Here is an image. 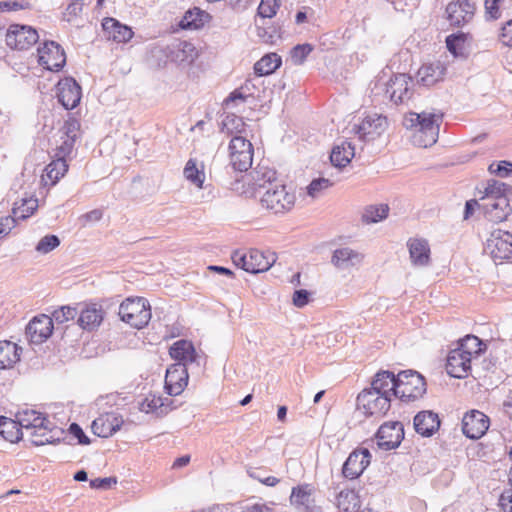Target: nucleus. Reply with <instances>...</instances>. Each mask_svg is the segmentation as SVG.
<instances>
[{
	"mask_svg": "<svg viewBox=\"0 0 512 512\" xmlns=\"http://www.w3.org/2000/svg\"><path fill=\"white\" fill-rule=\"evenodd\" d=\"M440 427V419L433 411H421L414 417L416 432L424 437L432 436Z\"/></svg>",
	"mask_w": 512,
	"mask_h": 512,
	"instance_id": "29",
	"label": "nucleus"
},
{
	"mask_svg": "<svg viewBox=\"0 0 512 512\" xmlns=\"http://www.w3.org/2000/svg\"><path fill=\"white\" fill-rule=\"evenodd\" d=\"M442 121V113L410 112L404 117L403 125L407 129L413 130L412 142L414 145L427 148L437 142Z\"/></svg>",
	"mask_w": 512,
	"mask_h": 512,
	"instance_id": "3",
	"label": "nucleus"
},
{
	"mask_svg": "<svg viewBox=\"0 0 512 512\" xmlns=\"http://www.w3.org/2000/svg\"><path fill=\"white\" fill-rule=\"evenodd\" d=\"M445 72L446 68L440 61L423 64L416 75L417 83L425 87L433 86L443 79Z\"/></svg>",
	"mask_w": 512,
	"mask_h": 512,
	"instance_id": "27",
	"label": "nucleus"
},
{
	"mask_svg": "<svg viewBox=\"0 0 512 512\" xmlns=\"http://www.w3.org/2000/svg\"><path fill=\"white\" fill-rule=\"evenodd\" d=\"M123 423L124 420L121 415L115 412H109L96 418L92 422L91 428L95 435L102 438H108L117 432Z\"/></svg>",
	"mask_w": 512,
	"mask_h": 512,
	"instance_id": "24",
	"label": "nucleus"
},
{
	"mask_svg": "<svg viewBox=\"0 0 512 512\" xmlns=\"http://www.w3.org/2000/svg\"><path fill=\"white\" fill-rule=\"evenodd\" d=\"M77 315V310L70 306H62L59 309H56L52 313V319L53 321H56L57 323H64L66 321L74 319V317Z\"/></svg>",
	"mask_w": 512,
	"mask_h": 512,
	"instance_id": "53",
	"label": "nucleus"
},
{
	"mask_svg": "<svg viewBox=\"0 0 512 512\" xmlns=\"http://www.w3.org/2000/svg\"><path fill=\"white\" fill-rule=\"evenodd\" d=\"M475 10L471 0L452 1L446 7L447 19L451 26L462 27L473 19Z\"/></svg>",
	"mask_w": 512,
	"mask_h": 512,
	"instance_id": "15",
	"label": "nucleus"
},
{
	"mask_svg": "<svg viewBox=\"0 0 512 512\" xmlns=\"http://www.w3.org/2000/svg\"><path fill=\"white\" fill-rule=\"evenodd\" d=\"M56 88L58 101L66 110H72L80 103L81 87L74 78L61 79Z\"/></svg>",
	"mask_w": 512,
	"mask_h": 512,
	"instance_id": "16",
	"label": "nucleus"
},
{
	"mask_svg": "<svg viewBox=\"0 0 512 512\" xmlns=\"http://www.w3.org/2000/svg\"><path fill=\"white\" fill-rule=\"evenodd\" d=\"M336 505L340 512H358L360 499L354 490L344 489L339 492L336 498Z\"/></svg>",
	"mask_w": 512,
	"mask_h": 512,
	"instance_id": "41",
	"label": "nucleus"
},
{
	"mask_svg": "<svg viewBox=\"0 0 512 512\" xmlns=\"http://www.w3.org/2000/svg\"><path fill=\"white\" fill-rule=\"evenodd\" d=\"M248 97L249 93H246V91H243L239 87L229 94V96L224 100V105L226 108H230L233 105H236L238 102H245Z\"/></svg>",
	"mask_w": 512,
	"mask_h": 512,
	"instance_id": "57",
	"label": "nucleus"
},
{
	"mask_svg": "<svg viewBox=\"0 0 512 512\" xmlns=\"http://www.w3.org/2000/svg\"><path fill=\"white\" fill-rule=\"evenodd\" d=\"M60 245V239L56 235H46L39 240L35 250L42 254H48Z\"/></svg>",
	"mask_w": 512,
	"mask_h": 512,
	"instance_id": "49",
	"label": "nucleus"
},
{
	"mask_svg": "<svg viewBox=\"0 0 512 512\" xmlns=\"http://www.w3.org/2000/svg\"><path fill=\"white\" fill-rule=\"evenodd\" d=\"M39 35L31 26L11 25L6 33V44L17 50H26L37 43Z\"/></svg>",
	"mask_w": 512,
	"mask_h": 512,
	"instance_id": "13",
	"label": "nucleus"
},
{
	"mask_svg": "<svg viewBox=\"0 0 512 512\" xmlns=\"http://www.w3.org/2000/svg\"><path fill=\"white\" fill-rule=\"evenodd\" d=\"M69 433L78 439V443L87 445L90 443V439L85 435L82 428L77 423H72L69 426Z\"/></svg>",
	"mask_w": 512,
	"mask_h": 512,
	"instance_id": "62",
	"label": "nucleus"
},
{
	"mask_svg": "<svg viewBox=\"0 0 512 512\" xmlns=\"http://www.w3.org/2000/svg\"><path fill=\"white\" fill-rule=\"evenodd\" d=\"M209 17L208 13L195 7L186 11L179 22V27L183 30L200 29L205 25Z\"/></svg>",
	"mask_w": 512,
	"mask_h": 512,
	"instance_id": "37",
	"label": "nucleus"
},
{
	"mask_svg": "<svg viewBox=\"0 0 512 512\" xmlns=\"http://www.w3.org/2000/svg\"><path fill=\"white\" fill-rule=\"evenodd\" d=\"M332 185V182L326 178H318L311 181V183L307 186V194L312 198H317L321 195V193L329 188Z\"/></svg>",
	"mask_w": 512,
	"mask_h": 512,
	"instance_id": "51",
	"label": "nucleus"
},
{
	"mask_svg": "<svg viewBox=\"0 0 512 512\" xmlns=\"http://www.w3.org/2000/svg\"><path fill=\"white\" fill-rule=\"evenodd\" d=\"M512 195V187L504 182L490 179L484 187L482 209L488 221L499 224L507 220L512 213L509 196Z\"/></svg>",
	"mask_w": 512,
	"mask_h": 512,
	"instance_id": "2",
	"label": "nucleus"
},
{
	"mask_svg": "<svg viewBox=\"0 0 512 512\" xmlns=\"http://www.w3.org/2000/svg\"><path fill=\"white\" fill-rule=\"evenodd\" d=\"M500 40L505 46L512 47V19L502 27Z\"/></svg>",
	"mask_w": 512,
	"mask_h": 512,
	"instance_id": "64",
	"label": "nucleus"
},
{
	"mask_svg": "<svg viewBox=\"0 0 512 512\" xmlns=\"http://www.w3.org/2000/svg\"><path fill=\"white\" fill-rule=\"evenodd\" d=\"M120 318L130 326L141 329L151 319V307L147 299L143 297L127 298L119 307Z\"/></svg>",
	"mask_w": 512,
	"mask_h": 512,
	"instance_id": "5",
	"label": "nucleus"
},
{
	"mask_svg": "<svg viewBox=\"0 0 512 512\" xmlns=\"http://www.w3.org/2000/svg\"><path fill=\"white\" fill-rule=\"evenodd\" d=\"M387 128V118L374 114L365 117L359 125L354 126V131L359 139L368 142L379 137Z\"/></svg>",
	"mask_w": 512,
	"mask_h": 512,
	"instance_id": "17",
	"label": "nucleus"
},
{
	"mask_svg": "<svg viewBox=\"0 0 512 512\" xmlns=\"http://www.w3.org/2000/svg\"><path fill=\"white\" fill-rule=\"evenodd\" d=\"M397 375L390 371H379L374 376L371 387L368 389L392 399L396 397Z\"/></svg>",
	"mask_w": 512,
	"mask_h": 512,
	"instance_id": "26",
	"label": "nucleus"
},
{
	"mask_svg": "<svg viewBox=\"0 0 512 512\" xmlns=\"http://www.w3.org/2000/svg\"><path fill=\"white\" fill-rule=\"evenodd\" d=\"M396 398L403 402H411L426 393L424 377L416 371L406 370L397 374Z\"/></svg>",
	"mask_w": 512,
	"mask_h": 512,
	"instance_id": "7",
	"label": "nucleus"
},
{
	"mask_svg": "<svg viewBox=\"0 0 512 512\" xmlns=\"http://www.w3.org/2000/svg\"><path fill=\"white\" fill-rule=\"evenodd\" d=\"M372 455L367 448L353 450L342 467V475L346 479H356L362 475L371 462Z\"/></svg>",
	"mask_w": 512,
	"mask_h": 512,
	"instance_id": "14",
	"label": "nucleus"
},
{
	"mask_svg": "<svg viewBox=\"0 0 512 512\" xmlns=\"http://www.w3.org/2000/svg\"><path fill=\"white\" fill-rule=\"evenodd\" d=\"M310 293L307 290H296L293 294V304L296 307H304L309 302Z\"/></svg>",
	"mask_w": 512,
	"mask_h": 512,
	"instance_id": "63",
	"label": "nucleus"
},
{
	"mask_svg": "<svg viewBox=\"0 0 512 512\" xmlns=\"http://www.w3.org/2000/svg\"><path fill=\"white\" fill-rule=\"evenodd\" d=\"M168 49L171 59L180 64H191L198 55L195 46L188 41H177Z\"/></svg>",
	"mask_w": 512,
	"mask_h": 512,
	"instance_id": "31",
	"label": "nucleus"
},
{
	"mask_svg": "<svg viewBox=\"0 0 512 512\" xmlns=\"http://www.w3.org/2000/svg\"><path fill=\"white\" fill-rule=\"evenodd\" d=\"M484 250L495 263L510 259L512 257V234L502 229L493 230L486 240Z\"/></svg>",
	"mask_w": 512,
	"mask_h": 512,
	"instance_id": "9",
	"label": "nucleus"
},
{
	"mask_svg": "<svg viewBox=\"0 0 512 512\" xmlns=\"http://www.w3.org/2000/svg\"><path fill=\"white\" fill-rule=\"evenodd\" d=\"M314 487L310 484H302L292 488L290 503L300 512H320L314 499Z\"/></svg>",
	"mask_w": 512,
	"mask_h": 512,
	"instance_id": "18",
	"label": "nucleus"
},
{
	"mask_svg": "<svg viewBox=\"0 0 512 512\" xmlns=\"http://www.w3.org/2000/svg\"><path fill=\"white\" fill-rule=\"evenodd\" d=\"M103 321V311L96 304L86 306L78 318L79 325L85 330H94Z\"/></svg>",
	"mask_w": 512,
	"mask_h": 512,
	"instance_id": "35",
	"label": "nucleus"
},
{
	"mask_svg": "<svg viewBox=\"0 0 512 512\" xmlns=\"http://www.w3.org/2000/svg\"><path fill=\"white\" fill-rule=\"evenodd\" d=\"M0 435L5 440L14 443L23 437L24 432L18 419L15 421L11 418L0 416Z\"/></svg>",
	"mask_w": 512,
	"mask_h": 512,
	"instance_id": "39",
	"label": "nucleus"
},
{
	"mask_svg": "<svg viewBox=\"0 0 512 512\" xmlns=\"http://www.w3.org/2000/svg\"><path fill=\"white\" fill-rule=\"evenodd\" d=\"M254 151H240L230 153V164L236 171H247L252 166Z\"/></svg>",
	"mask_w": 512,
	"mask_h": 512,
	"instance_id": "45",
	"label": "nucleus"
},
{
	"mask_svg": "<svg viewBox=\"0 0 512 512\" xmlns=\"http://www.w3.org/2000/svg\"><path fill=\"white\" fill-rule=\"evenodd\" d=\"M79 128V121L75 118H69L65 121L62 130L66 138L70 139L71 137L72 139L76 140V133L79 130Z\"/></svg>",
	"mask_w": 512,
	"mask_h": 512,
	"instance_id": "58",
	"label": "nucleus"
},
{
	"mask_svg": "<svg viewBox=\"0 0 512 512\" xmlns=\"http://www.w3.org/2000/svg\"><path fill=\"white\" fill-rule=\"evenodd\" d=\"M74 143V139H72L71 137L70 139L65 137L62 141V144L57 148V152L55 154V156L57 157L56 159L65 160L66 156L71 154L74 147Z\"/></svg>",
	"mask_w": 512,
	"mask_h": 512,
	"instance_id": "60",
	"label": "nucleus"
},
{
	"mask_svg": "<svg viewBox=\"0 0 512 512\" xmlns=\"http://www.w3.org/2000/svg\"><path fill=\"white\" fill-rule=\"evenodd\" d=\"M483 342L475 335H466L464 338L458 341L456 347L462 353L473 359L478 357L484 350Z\"/></svg>",
	"mask_w": 512,
	"mask_h": 512,
	"instance_id": "42",
	"label": "nucleus"
},
{
	"mask_svg": "<svg viewBox=\"0 0 512 512\" xmlns=\"http://www.w3.org/2000/svg\"><path fill=\"white\" fill-rule=\"evenodd\" d=\"M68 171V164L64 159L51 161L44 169L42 182L44 185L54 186Z\"/></svg>",
	"mask_w": 512,
	"mask_h": 512,
	"instance_id": "36",
	"label": "nucleus"
},
{
	"mask_svg": "<svg viewBox=\"0 0 512 512\" xmlns=\"http://www.w3.org/2000/svg\"><path fill=\"white\" fill-rule=\"evenodd\" d=\"M184 176L191 183L197 187H202L205 180V174L202 169H199L194 159H189L184 167Z\"/></svg>",
	"mask_w": 512,
	"mask_h": 512,
	"instance_id": "46",
	"label": "nucleus"
},
{
	"mask_svg": "<svg viewBox=\"0 0 512 512\" xmlns=\"http://www.w3.org/2000/svg\"><path fill=\"white\" fill-rule=\"evenodd\" d=\"M250 178L249 184L258 195H262L265 190H269L275 183L282 181L275 169L266 166H258L250 173Z\"/></svg>",
	"mask_w": 512,
	"mask_h": 512,
	"instance_id": "23",
	"label": "nucleus"
},
{
	"mask_svg": "<svg viewBox=\"0 0 512 512\" xmlns=\"http://www.w3.org/2000/svg\"><path fill=\"white\" fill-rule=\"evenodd\" d=\"M391 400L387 396L364 389L357 396V407L366 416L383 417L391 407Z\"/></svg>",
	"mask_w": 512,
	"mask_h": 512,
	"instance_id": "10",
	"label": "nucleus"
},
{
	"mask_svg": "<svg viewBox=\"0 0 512 512\" xmlns=\"http://www.w3.org/2000/svg\"><path fill=\"white\" fill-rule=\"evenodd\" d=\"M498 505L502 512H512V487L501 493Z\"/></svg>",
	"mask_w": 512,
	"mask_h": 512,
	"instance_id": "59",
	"label": "nucleus"
},
{
	"mask_svg": "<svg viewBox=\"0 0 512 512\" xmlns=\"http://www.w3.org/2000/svg\"><path fill=\"white\" fill-rule=\"evenodd\" d=\"M489 428V418L478 410L466 413L462 419V431L470 439L481 438Z\"/></svg>",
	"mask_w": 512,
	"mask_h": 512,
	"instance_id": "19",
	"label": "nucleus"
},
{
	"mask_svg": "<svg viewBox=\"0 0 512 512\" xmlns=\"http://www.w3.org/2000/svg\"><path fill=\"white\" fill-rule=\"evenodd\" d=\"M229 151L231 152H242V151H254L253 146L250 141H248L243 136H234L229 144Z\"/></svg>",
	"mask_w": 512,
	"mask_h": 512,
	"instance_id": "55",
	"label": "nucleus"
},
{
	"mask_svg": "<svg viewBox=\"0 0 512 512\" xmlns=\"http://www.w3.org/2000/svg\"><path fill=\"white\" fill-rule=\"evenodd\" d=\"M231 258L236 266L253 274L267 271L276 262L275 253H264L257 249L234 251Z\"/></svg>",
	"mask_w": 512,
	"mask_h": 512,
	"instance_id": "6",
	"label": "nucleus"
},
{
	"mask_svg": "<svg viewBox=\"0 0 512 512\" xmlns=\"http://www.w3.org/2000/svg\"><path fill=\"white\" fill-rule=\"evenodd\" d=\"M488 171L500 178H507L512 176V163L508 161L493 162L489 165Z\"/></svg>",
	"mask_w": 512,
	"mask_h": 512,
	"instance_id": "50",
	"label": "nucleus"
},
{
	"mask_svg": "<svg viewBox=\"0 0 512 512\" xmlns=\"http://www.w3.org/2000/svg\"><path fill=\"white\" fill-rule=\"evenodd\" d=\"M19 360L17 345L11 341H0V369L11 367Z\"/></svg>",
	"mask_w": 512,
	"mask_h": 512,
	"instance_id": "44",
	"label": "nucleus"
},
{
	"mask_svg": "<svg viewBox=\"0 0 512 512\" xmlns=\"http://www.w3.org/2000/svg\"><path fill=\"white\" fill-rule=\"evenodd\" d=\"M378 446L384 450L397 448L404 438V428L400 422L384 423L377 432Z\"/></svg>",
	"mask_w": 512,
	"mask_h": 512,
	"instance_id": "20",
	"label": "nucleus"
},
{
	"mask_svg": "<svg viewBox=\"0 0 512 512\" xmlns=\"http://www.w3.org/2000/svg\"><path fill=\"white\" fill-rule=\"evenodd\" d=\"M53 332V319L45 314L34 317L26 327V335L30 342L41 344Z\"/></svg>",
	"mask_w": 512,
	"mask_h": 512,
	"instance_id": "21",
	"label": "nucleus"
},
{
	"mask_svg": "<svg viewBox=\"0 0 512 512\" xmlns=\"http://www.w3.org/2000/svg\"><path fill=\"white\" fill-rule=\"evenodd\" d=\"M413 79L405 74L393 75L387 83L380 85L385 96L395 105L404 104L413 96Z\"/></svg>",
	"mask_w": 512,
	"mask_h": 512,
	"instance_id": "8",
	"label": "nucleus"
},
{
	"mask_svg": "<svg viewBox=\"0 0 512 512\" xmlns=\"http://www.w3.org/2000/svg\"><path fill=\"white\" fill-rule=\"evenodd\" d=\"M363 261V255L350 248L336 249L332 255L331 263L340 270H347L359 265Z\"/></svg>",
	"mask_w": 512,
	"mask_h": 512,
	"instance_id": "30",
	"label": "nucleus"
},
{
	"mask_svg": "<svg viewBox=\"0 0 512 512\" xmlns=\"http://www.w3.org/2000/svg\"><path fill=\"white\" fill-rule=\"evenodd\" d=\"M169 355L176 361L175 364H181L200 371V355L196 352L193 343L189 340L180 339L172 344L169 349Z\"/></svg>",
	"mask_w": 512,
	"mask_h": 512,
	"instance_id": "11",
	"label": "nucleus"
},
{
	"mask_svg": "<svg viewBox=\"0 0 512 512\" xmlns=\"http://www.w3.org/2000/svg\"><path fill=\"white\" fill-rule=\"evenodd\" d=\"M472 359L459 349L450 350L446 359V371L454 378L462 379L469 375Z\"/></svg>",
	"mask_w": 512,
	"mask_h": 512,
	"instance_id": "25",
	"label": "nucleus"
},
{
	"mask_svg": "<svg viewBox=\"0 0 512 512\" xmlns=\"http://www.w3.org/2000/svg\"><path fill=\"white\" fill-rule=\"evenodd\" d=\"M117 483L115 477L95 478L90 480V487L94 489L107 490Z\"/></svg>",
	"mask_w": 512,
	"mask_h": 512,
	"instance_id": "61",
	"label": "nucleus"
},
{
	"mask_svg": "<svg viewBox=\"0 0 512 512\" xmlns=\"http://www.w3.org/2000/svg\"><path fill=\"white\" fill-rule=\"evenodd\" d=\"M278 8L277 0H261L257 13L261 18H272L276 15Z\"/></svg>",
	"mask_w": 512,
	"mask_h": 512,
	"instance_id": "52",
	"label": "nucleus"
},
{
	"mask_svg": "<svg viewBox=\"0 0 512 512\" xmlns=\"http://www.w3.org/2000/svg\"><path fill=\"white\" fill-rule=\"evenodd\" d=\"M139 410L146 414L152 413L158 417L166 415L172 408H169L164 399L156 395H148L139 402Z\"/></svg>",
	"mask_w": 512,
	"mask_h": 512,
	"instance_id": "38",
	"label": "nucleus"
},
{
	"mask_svg": "<svg viewBox=\"0 0 512 512\" xmlns=\"http://www.w3.org/2000/svg\"><path fill=\"white\" fill-rule=\"evenodd\" d=\"M103 29L108 33V38L117 43H126L133 36L130 27L121 24L114 18H106L102 23Z\"/></svg>",
	"mask_w": 512,
	"mask_h": 512,
	"instance_id": "32",
	"label": "nucleus"
},
{
	"mask_svg": "<svg viewBox=\"0 0 512 512\" xmlns=\"http://www.w3.org/2000/svg\"><path fill=\"white\" fill-rule=\"evenodd\" d=\"M244 126L243 119L235 114L227 115L223 120V127L228 133H241Z\"/></svg>",
	"mask_w": 512,
	"mask_h": 512,
	"instance_id": "54",
	"label": "nucleus"
},
{
	"mask_svg": "<svg viewBox=\"0 0 512 512\" xmlns=\"http://www.w3.org/2000/svg\"><path fill=\"white\" fill-rule=\"evenodd\" d=\"M469 34L464 32L453 33L446 37L447 49L455 56L460 54L464 49V45Z\"/></svg>",
	"mask_w": 512,
	"mask_h": 512,
	"instance_id": "47",
	"label": "nucleus"
},
{
	"mask_svg": "<svg viewBox=\"0 0 512 512\" xmlns=\"http://www.w3.org/2000/svg\"><path fill=\"white\" fill-rule=\"evenodd\" d=\"M188 368L172 364L166 370L165 389L171 396L180 395L188 384Z\"/></svg>",
	"mask_w": 512,
	"mask_h": 512,
	"instance_id": "22",
	"label": "nucleus"
},
{
	"mask_svg": "<svg viewBox=\"0 0 512 512\" xmlns=\"http://www.w3.org/2000/svg\"><path fill=\"white\" fill-rule=\"evenodd\" d=\"M282 64L277 53H268L254 64V73L257 76H266L274 73Z\"/></svg>",
	"mask_w": 512,
	"mask_h": 512,
	"instance_id": "40",
	"label": "nucleus"
},
{
	"mask_svg": "<svg viewBox=\"0 0 512 512\" xmlns=\"http://www.w3.org/2000/svg\"><path fill=\"white\" fill-rule=\"evenodd\" d=\"M313 45L309 43L298 44L290 51L291 61L294 65H302L313 51Z\"/></svg>",
	"mask_w": 512,
	"mask_h": 512,
	"instance_id": "48",
	"label": "nucleus"
},
{
	"mask_svg": "<svg viewBox=\"0 0 512 512\" xmlns=\"http://www.w3.org/2000/svg\"><path fill=\"white\" fill-rule=\"evenodd\" d=\"M355 155V147L351 142L343 141L339 145H335L330 154V161L333 166L343 168L347 166Z\"/></svg>",
	"mask_w": 512,
	"mask_h": 512,
	"instance_id": "34",
	"label": "nucleus"
},
{
	"mask_svg": "<svg viewBox=\"0 0 512 512\" xmlns=\"http://www.w3.org/2000/svg\"><path fill=\"white\" fill-rule=\"evenodd\" d=\"M38 63L50 71H59L66 64L64 49L54 41H46L38 48Z\"/></svg>",
	"mask_w": 512,
	"mask_h": 512,
	"instance_id": "12",
	"label": "nucleus"
},
{
	"mask_svg": "<svg viewBox=\"0 0 512 512\" xmlns=\"http://www.w3.org/2000/svg\"><path fill=\"white\" fill-rule=\"evenodd\" d=\"M295 202V193L288 190L283 180L279 183H275L272 188L265 190L262 195H260L262 207L276 215L290 212Z\"/></svg>",
	"mask_w": 512,
	"mask_h": 512,
	"instance_id": "4",
	"label": "nucleus"
},
{
	"mask_svg": "<svg viewBox=\"0 0 512 512\" xmlns=\"http://www.w3.org/2000/svg\"><path fill=\"white\" fill-rule=\"evenodd\" d=\"M410 259L415 266H427L430 262V246L424 238L413 237L407 241Z\"/></svg>",
	"mask_w": 512,
	"mask_h": 512,
	"instance_id": "28",
	"label": "nucleus"
},
{
	"mask_svg": "<svg viewBox=\"0 0 512 512\" xmlns=\"http://www.w3.org/2000/svg\"><path fill=\"white\" fill-rule=\"evenodd\" d=\"M38 207V201L34 198L22 199L21 203H15V206L12 209L11 215L6 217H0V224H4L3 220H11L14 224L18 221L26 220L29 216H31Z\"/></svg>",
	"mask_w": 512,
	"mask_h": 512,
	"instance_id": "33",
	"label": "nucleus"
},
{
	"mask_svg": "<svg viewBox=\"0 0 512 512\" xmlns=\"http://www.w3.org/2000/svg\"><path fill=\"white\" fill-rule=\"evenodd\" d=\"M389 211V206L384 203L368 205L362 213V221L366 224L381 222L387 218Z\"/></svg>",
	"mask_w": 512,
	"mask_h": 512,
	"instance_id": "43",
	"label": "nucleus"
},
{
	"mask_svg": "<svg viewBox=\"0 0 512 512\" xmlns=\"http://www.w3.org/2000/svg\"><path fill=\"white\" fill-rule=\"evenodd\" d=\"M16 417L23 432L36 446L53 444L64 439L65 431L40 412L26 409Z\"/></svg>",
	"mask_w": 512,
	"mask_h": 512,
	"instance_id": "1",
	"label": "nucleus"
},
{
	"mask_svg": "<svg viewBox=\"0 0 512 512\" xmlns=\"http://www.w3.org/2000/svg\"><path fill=\"white\" fill-rule=\"evenodd\" d=\"M256 31L257 36L262 40V42L267 44H273L278 38L277 29L273 26L263 27L257 25Z\"/></svg>",
	"mask_w": 512,
	"mask_h": 512,
	"instance_id": "56",
	"label": "nucleus"
}]
</instances>
